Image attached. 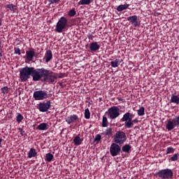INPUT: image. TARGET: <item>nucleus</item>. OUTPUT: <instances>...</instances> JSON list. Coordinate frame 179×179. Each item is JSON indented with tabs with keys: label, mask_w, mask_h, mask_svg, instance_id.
<instances>
[{
	"label": "nucleus",
	"mask_w": 179,
	"mask_h": 179,
	"mask_svg": "<svg viewBox=\"0 0 179 179\" xmlns=\"http://www.w3.org/2000/svg\"><path fill=\"white\" fill-rule=\"evenodd\" d=\"M47 123H41L37 127V129L39 131H46V129H48Z\"/></svg>",
	"instance_id": "aec40b11"
},
{
	"label": "nucleus",
	"mask_w": 179,
	"mask_h": 179,
	"mask_svg": "<svg viewBox=\"0 0 179 179\" xmlns=\"http://www.w3.org/2000/svg\"><path fill=\"white\" fill-rule=\"evenodd\" d=\"M79 120V117L76 115H71L69 117H67L66 119V122L67 124H72V122H75V121H78Z\"/></svg>",
	"instance_id": "4468645a"
},
{
	"label": "nucleus",
	"mask_w": 179,
	"mask_h": 179,
	"mask_svg": "<svg viewBox=\"0 0 179 179\" xmlns=\"http://www.w3.org/2000/svg\"><path fill=\"white\" fill-rule=\"evenodd\" d=\"M88 38H89L90 40L92 39V38H93V35L90 34V35L88 36Z\"/></svg>",
	"instance_id": "ea45409f"
},
{
	"label": "nucleus",
	"mask_w": 179,
	"mask_h": 179,
	"mask_svg": "<svg viewBox=\"0 0 179 179\" xmlns=\"http://www.w3.org/2000/svg\"><path fill=\"white\" fill-rule=\"evenodd\" d=\"M51 108V101L41 102L38 105V110L41 113H47L48 109Z\"/></svg>",
	"instance_id": "9b49d317"
},
{
	"label": "nucleus",
	"mask_w": 179,
	"mask_h": 179,
	"mask_svg": "<svg viewBox=\"0 0 179 179\" xmlns=\"http://www.w3.org/2000/svg\"><path fill=\"white\" fill-rule=\"evenodd\" d=\"M171 103H174L175 104H179V97L177 95H172L171 98Z\"/></svg>",
	"instance_id": "5701e85b"
},
{
	"label": "nucleus",
	"mask_w": 179,
	"mask_h": 179,
	"mask_svg": "<svg viewBox=\"0 0 179 179\" xmlns=\"http://www.w3.org/2000/svg\"><path fill=\"white\" fill-rule=\"evenodd\" d=\"M49 2L50 5H52L54 3H58V2H59V0H49Z\"/></svg>",
	"instance_id": "4c0bfd02"
},
{
	"label": "nucleus",
	"mask_w": 179,
	"mask_h": 179,
	"mask_svg": "<svg viewBox=\"0 0 179 179\" xmlns=\"http://www.w3.org/2000/svg\"><path fill=\"white\" fill-rule=\"evenodd\" d=\"M45 62H50V61L52 59V52H51V50H48L46 51L45 54Z\"/></svg>",
	"instance_id": "dca6fc26"
},
{
	"label": "nucleus",
	"mask_w": 179,
	"mask_h": 179,
	"mask_svg": "<svg viewBox=\"0 0 179 179\" xmlns=\"http://www.w3.org/2000/svg\"><path fill=\"white\" fill-rule=\"evenodd\" d=\"M176 149H174L173 147H168L166 150V155H170V153H174V151Z\"/></svg>",
	"instance_id": "2f4dec72"
},
{
	"label": "nucleus",
	"mask_w": 179,
	"mask_h": 179,
	"mask_svg": "<svg viewBox=\"0 0 179 179\" xmlns=\"http://www.w3.org/2000/svg\"><path fill=\"white\" fill-rule=\"evenodd\" d=\"M40 69L25 66L20 71V78L22 82H26L30 78V75L33 78L34 82H38Z\"/></svg>",
	"instance_id": "f257e3e1"
},
{
	"label": "nucleus",
	"mask_w": 179,
	"mask_h": 179,
	"mask_svg": "<svg viewBox=\"0 0 179 179\" xmlns=\"http://www.w3.org/2000/svg\"><path fill=\"white\" fill-rule=\"evenodd\" d=\"M132 148V146L129 144H125L124 145L122 146V152H124L125 153H129V151Z\"/></svg>",
	"instance_id": "412c9836"
},
{
	"label": "nucleus",
	"mask_w": 179,
	"mask_h": 179,
	"mask_svg": "<svg viewBox=\"0 0 179 179\" xmlns=\"http://www.w3.org/2000/svg\"><path fill=\"white\" fill-rule=\"evenodd\" d=\"M127 20L134 27H139L141 26V23L138 22V16L136 15H132V16L128 17Z\"/></svg>",
	"instance_id": "f8f14e48"
},
{
	"label": "nucleus",
	"mask_w": 179,
	"mask_h": 179,
	"mask_svg": "<svg viewBox=\"0 0 179 179\" xmlns=\"http://www.w3.org/2000/svg\"><path fill=\"white\" fill-rule=\"evenodd\" d=\"M90 50L92 52H96V51L100 50V45L97 42H92L90 45Z\"/></svg>",
	"instance_id": "ddd939ff"
},
{
	"label": "nucleus",
	"mask_w": 179,
	"mask_h": 179,
	"mask_svg": "<svg viewBox=\"0 0 179 179\" xmlns=\"http://www.w3.org/2000/svg\"><path fill=\"white\" fill-rule=\"evenodd\" d=\"M18 131H20V135H22V136H23L24 135V131H23V129L18 128Z\"/></svg>",
	"instance_id": "58836bf2"
},
{
	"label": "nucleus",
	"mask_w": 179,
	"mask_h": 179,
	"mask_svg": "<svg viewBox=\"0 0 179 179\" xmlns=\"http://www.w3.org/2000/svg\"><path fill=\"white\" fill-rule=\"evenodd\" d=\"M85 118L86 120L90 119V110H89V108H86L85 110Z\"/></svg>",
	"instance_id": "473e14b6"
},
{
	"label": "nucleus",
	"mask_w": 179,
	"mask_h": 179,
	"mask_svg": "<svg viewBox=\"0 0 179 179\" xmlns=\"http://www.w3.org/2000/svg\"><path fill=\"white\" fill-rule=\"evenodd\" d=\"M108 115L110 120H115L120 116V108L118 106H112L108 110Z\"/></svg>",
	"instance_id": "0eeeda50"
},
{
	"label": "nucleus",
	"mask_w": 179,
	"mask_h": 179,
	"mask_svg": "<svg viewBox=\"0 0 179 179\" xmlns=\"http://www.w3.org/2000/svg\"><path fill=\"white\" fill-rule=\"evenodd\" d=\"M57 80V76L52 73V71H50L44 68L39 69V74L38 76V82L41 80V82H50L53 83Z\"/></svg>",
	"instance_id": "f03ea898"
},
{
	"label": "nucleus",
	"mask_w": 179,
	"mask_h": 179,
	"mask_svg": "<svg viewBox=\"0 0 179 179\" xmlns=\"http://www.w3.org/2000/svg\"><path fill=\"white\" fill-rule=\"evenodd\" d=\"M82 142H83V139L80 138L79 136H76L73 139V143L76 146H79V145H82Z\"/></svg>",
	"instance_id": "a211bd4d"
},
{
	"label": "nucleus",
	"mask_w": 179,
	"mask_h": 179,
	"mask_svg": "<svg viewBox=\"0 0 179 179\" xmlns=\"http://www.w3.org/2000/svg\"><path fill=\"white\" fill-rule=\"evenodd\" d=\"M23 120V115L20 113H17L16 116V121L20 124V122H22V120Z\"/></svg>",
	"instance_id": "7c9ffc66"
},
{
	"label": "nucleus",
	"mask_w": 179,
	"mask_h": 179,
	"mask_svg": "<svg viewBox=\"0 0 179 179\" xmlns=\"http://www.w3.org/2000/svg\"><path fill=\"white\" fill-rule=\"evenodd\" d=\"M115 143L122 145L127 141V134L122 131H117L113 136Z\"/></svg>",
	"instance_id": "39448f33"
},
{
	"label": "nucleus",
	"mask_w": 179,
	"mask_h": 179,
	"mask_svg": "<svg viewBox=\"0 0 179 179\" xmlns=\"http://www.w3.org/2000/svg\"><path fill=\"white\" fill-rule=\"evenodd\" d=\"M1 143H2V138H0V147Z\"/></svg>",
	"instance_id": "79ce46f5"
},
{
	"label": "nucleus",
	"mask_w": 179,
	"mask_h": 179,
	"mask_svg": "<svg viewBox=\"0 0 179 179\" xmlns=\"http://www.w3.org/2000/svg\"><path fill=\"white\" fill-rule=\"evenodd\" d=\"M111 132H113V129L107 128V129L103 132V135H105L106 136H108L111 135Z\"/></svg>",
	"instance_id": "72a5a7b5"
},
{
	"label": "nucleus",
	"mask_w": 179,
	"mask_h": 179,
	"mask_svg": "<svg viewBox=\"0 0 179 179\" xmlns=\"http://www.w3.org/2000/svg\"><path fill=\"white\" fill-rule=\"evenodd\" d=\"M156 176L162 179L173 178V171L170 169H162L156 173Z\"/></svg>",
	"instance_id": "423d86ee"
},
{
	"label": "nucleus",
	"mask_w": 179,
	"mask_h": 179,
	"mask_svg": "<svg viewBox=\"0 0 179 179\" xmlns=\"http://www.w3.org/2000/svg\"><path fill=\"white\" fill-rule=\"evenodd\" d=\"M176 127L178 128L179 127V115L176 116L172 120H169L166 125V128L168 131H173Z\"/></svg>",
	"instance_id": "6e6552de"
},
{
	"label": "nucleus",
	"mask_w": 179,
	"mask_h": 179,
	"mask_svg": "<svg viewBox=\"0 0 179 179\" xmlns=\"http://www.w3.org/2000/svg\"><path fill=\"white\" fill-rule=\"evenodd\" d=\"M34 99L35 100H45V99H48V94L43 90L36 91L34 92Z\"/></svg>",
	"instance_id": "9d476101"
},
{
	"label": "nucleus",
	"mask_w": 179,
	"mask_h": 179,
	"mask_svg": "<svg viewBox=\"0 0 179 179\" xmlns=\"http://www.w3.org/2000/svg\"><path fill=\"white\" fill-rule=\"evenodd\" d=\"M121 64V60L116 59L110 62L112 68H117V66Z\"/></svg>",
	"instance_id": "4be33fe9"
},
{
	"label": "nucleus",
	"mask_w": 179,
	"mask_h": 179,
	"mask_svg": "<svg viewBox=\"0 0 179 179\" xmlns=\"http://www.w3.org/2000/svg\"><path fill=\"white\" fill-rule=\"evenodd\" d=\"M133 118L134 115L132 113L127 112L123 115L120 121H122V122H124L125 128H132V127H134V124H138V122H139L138 119L132 120Z\"/></svg>",
	"instance_id": "7ed1b4c3"
},
{
	"label": "nucleus",
	"mask_w": 179,
	"mask_h": 179,
	"mask_svg": "<svg viewBox=\"0 0 179 179\" xmlns=\"http://www.w3.org/2000/svg\"><path fill=\"white\" fill-rule=\"evenodd\" d=\"M34 55H36V52H34V50H28L26 52V57L27 61H33Z\"/></svg>",
	"instance_id": "2eb2a0df"
},
{
	"label": "nucleus",
	"mask_w": 179,
	"mask_h": 179,
	"mask_svg": "<svg viewBox=\"0 0 179 179\" xmlns=\"http://www.w3.org/2000/svg\"><path fill=\"white\" fill-rule=\"evenodd\" d=\"M177 160H178V153L174 154L169 158V162H177Z\"/></svg>",
	"instance_id": "c756f323"
},
{
	"label": "nucleus",
	"mask_w": 179,
	"mask_h": 179,
	"mask_svg": "<svg viewBox=\"0 0 179 179\" xmlns=\"http://www.w3.org/2000/svg\"><path fill=\"white\" fill-rule=\"evenodd\" d=\"M10 90V88H9L8 86H6L1 88V93H3V94H8Z\"/></svg>",
	"instance_id": "c85d7f7f"
},
{
	"label": "nucleus",
	"mask_w": 179,
	"mask_h": 179,
	"mask_svg": "<svg viewBox=\"0 0 179 179\" xmlns=\"http://www.w3.org/2000/svg\"><path fill=\"white\" fill-rule=\"evenodd\" d=\"M108 125V120H107V117L103 116L102 119V127L106 128Z\"/></svg>",
	"instance_id": "cd10ccee"
},
{
	"label": "nucleus",
	"mask_w": 179,
	"mask_h": 179,
	"mask_svg": "<svg viewBox=\"0 0 179 179\" xmlns=\"http://www.w3.org/2000/svg\"><path fill=\"white\" fill-rule=\"evenodd\" d=\"M134 129H139V127L136 126V127H134Z\"/></svg>",
	"instance_id": "a19ab883"
},
{
	"label": "nucleus",
	"mask_w": 179,
	"mask_h": 179,
	"mask_svg": "<svg viewBox=\"0 0 179 179\" xmlns=\"http://www.w3.org/2000/svg\"><path fill=\"white\" fill-rule=\"evenodd\" d=\"M129 8V4H122L117 7L116 10L117 12H122V10H125Z\"/></svg>",
	"instance_id": "f3484780"
},
{
	"label": "nucleus",
	"mask_w": 179,
	"mask_h": 179,
	"mask_svg": "<svg viewBox=\"0 0 179 179\" xmlns=\"http://www.w3.org/2000/svg\"><path fill=\"white\" fill-rule=\"evenodd\" d=\"M6 8H7V9H9L11 10V12L15 13L16 10V6L13 5V4H7L6 6Z\"/></svg>",
	"instance_id": "a878e982"
},
{
	"label": "nucleus",
	"mask_w": 179,
	"mask_h": 179,
	"mask_svg": "<svg viewBox=\"0 0 179 179\" xmlns=\"http://www.w3.org/2000/svg\"><path fill=\"white\" fill-rule=\"evenodd\" d=\"M120 100H122V99H120Z\"/></svg>",
	"instance_id": "37998d69"
},
{
	"label": "nucleus",
	"mask_w": 179,
	"mask_h": 179,
	"mask_svg": "<svg viewBox=\"0 0 179 179\" xmlns=\"http://www.w3.org/2000/svg\"><path fill=\"white\" fill-rule=\"evenodd\" d=\"M92 0H80L78 2V5H90Z\"/></svg>",
	"instance_id": "bb28decb"
},
{
	"label": "nucleus",
	"mask_w": 179,
	"mask_h": 179,
	"mask_svg": "<svg viewBox=\"0 0 179 179\" xmlns=\"http://www.w3.org/2000/svg\"><path fill=\"white\" fill-rule=\"evenodd\" d=\"M36 156H37V151H36V149L31 148L29 152H28L29 159H31V157H36Z\"/></svg>",
	"instance_id": "6ab92c4d"
},
{
	"label": "nucleus",
	"mask_w": 179,
	"mask_h": 179,
	"mask_svg": "<svg viewBox=\"0 0 179 179\" xmlns=\"http://www.w3.org/2000/svg\"><path fill=\"white\" fill-rule=\"evenodd\" d=\"M69 16H71V17L75 16L76 15V11L75 10V8H72L68 12Z\"/></svg>",
	"instance_id": "f704fd0d"
},
{
	"label": "nucleus",
	"mask_w": 179,
	"mask_h": 179,
	"mask_svg": "<svg viewBox=\"0 0 179 179\" xmlns=\"http://www.w3.org/2000/svg\"><path fill=\"white\" fill-rule=\"evenodd\" d=\"M66 27H68V19L65 17H62L56 24L55 31L62 33Z\"/></svg>",
	"instance_id": "20e7f679"
},
{
	"label": "nucleus",
	"mask_w": 179,
	"mask_h": 179,
	"mask_svg": "<svg viewBox=\"0 0 179 179\" xmlns=\"http://www.w3.org/2000/svg\"><path fill=\"white\" fill-rule=\"evenodd\" d=\"M137 114L139 117H142L145 115V108L143 106H141L138 110Z\"/></svg>",
	"instance_id": "393cba45"
},
{
	"label": "nucleus",
	"mask_w": 179,
	"mask_h": 179,
	"mask_svg": "<svg viewBox=\"0 0 179 179\" xmlns=\"http://www.w3.org/2000/svg\"><path fill=\"white\" fill-rule=\"evenodd\" d=\"M0 44H1V41H0Z\"/></svg>",
	"instance_id": "c03bdc74"
},
{
	"label": "nucleus",
	"mask_w": 179,
	"mask_h": 179,
	"mask_svg": "<svg viewBox=\"0 0 179 179\" xmlns=\"http://www.w3.org/2000/svg\"><path fill=\"white\" fill-rule=\"evenodd\" d=\"M52 159H54V155L51 152L46 154L45 158V162H48L50 163L52 162Z\"/></svg>",
	"instance_id": "b1692460"
},
{
	"label": "nucleus",
	"mask_w": 179,
	"mask_h": 179,
	"mask_svg": "<svg viewBox=\"0 0 179 179\" xmlns=\"http://www.w3.org/2000/svg\"><path fill=\"white\" fill-rule=\"evenodd\" d=\"M15 54H17L18 55H20L22 54L21 50L18 48H14Z\"/></svg>",
	"instance_id": "e433bc0d"
},
{
	"label": "nucleus",
	"mask_w": 179,
	"mask_h": 179,
	"mask_svg": "<svg viewBox=\"0 0 179 179\" xmlns=\"http://www.w3.org/2000/svg\"><path fill=\"white\" fill-rule=\"evenodd\" d=\"M110 153L113 157L121 153V146L117 143H113L110 147Z\"/></svg>",
	"instance_id": "1a4fd4ad"
},
{
	"label": "nucleus",
	"mask_w": 179,
	"mask_h": 179,
	"mask_svg": "<svg viewBox=\"0 0 179 179\" xmlns=\"http://www.w3.org/2000/svg\"><path fill=\"white\" fill-rule=\"evenodd\" d=\"M100 141H101V135L97 134V135L95 136L94 142H100Z\"/></svg>",
	"instance_id": "c9c22d12"
}]
</instances>
